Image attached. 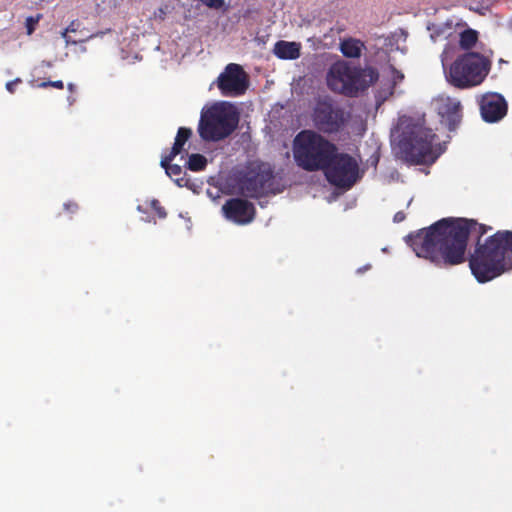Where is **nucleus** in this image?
Instances as JSON below:
<instances>
[{
  "label": "nucleus",
  "instance_id": "nucleus-1",
  "mask_svg": "<svg viewBox=\"0 0 512 512\" xmlns=\"http://www.w3.org/2000/svg\"><path fill=\"white\" fill-rule=\"evenodd\" d=\"M492 227L467 218H443L406 237L417 257L437 267L465 262L468 238L476 240L469 257L471 273L479 283L491 281L512 269V231H497L481 242Z\"/></svg>",
  "mask_w": 512,
  "mask_h": 512
},
{
  "label": "nucleus",
  "instance_id": "nucleus-2",
  "mask_svg": "<svg viewBox=\"0 0 512 512\" xmlns=\"http://www.w3.org/2000/svg\"><path fill=\"white\" fill-rule=\"evenodd\" d=\"M337 146L324 135L311 129L300 131L293 140V156L298 167L308 172L326 168Z\"/></svg>",
  "mask_w": 512,
  "mask_h": 512
},
{
  "label": "nucleus",
  "instance_id": "nucleus-3",
  "mask_svg": "<svg viewBox=\"0 0 512 512\" xmlns=\"http://www.w3.org/2000/svg\"><path fill=\"white\" fill-rule=\"evenodd\" d=\"M436 134L419 123L408 124L402 131L399 140L401 158L410 164H423L434 160L432 146Z\"/></svg>",
  "mask_w": 512,
  "mask_h": 512
},
{
  "label": "nucleus",
  "instance_id": "nucleus-4",
  "mask_svg": "<svg viewBox=\"0 0 512 512\" xmlns=\"http://www.w3.org/2000/svg\"><path fill=\"white\" fill-rule=\"evenodd\" d=\"M491 69V61L476 52H467L451 64L448 81L456 88L467 89L480 85Z\"/></svg>",
  "mask_w": 512,
  "mask_h": 512
},
{
  "label": "nucleus",
  "instance_id": "nucleus-5",
  "mask_svg": "<svg viewBox=\"0 0 512 512\" xmlns=\"http://www.w3.org/2000/svg\"><path fill=\"white\" fill-rule=\"evenodd\" d=\"M239 123V113L230 104H215L201 115L198 132L204 141H220L230 136Z\"/></svg>",
  "mask_w": 512,
  "mask_h": 512
},
{
  "label": "nucleus",
  "instance_id": "nucleus-6",
  "mask_svg": "<svg viewBox=\"0 0 512 512\" xmlns=\"http://www.w3.org/2000/svg\"><path fill=\"white\" fill-rule=\"evenodd\" d=\"M351 119V112L330 96L316 99L311 111L315 131L322 135H336L344 131Z\"/></svg>",
  "mask_w": 512,
  "mask_h": 512
},
{
  "label": "nucleus",
  "instance_id": "nucleus-7",
  "mask_svg": "<svg viewBox=\"0 0 512 512\" xmlns=\"http://www.w3.org/2000/svg\"><path fill=\"white\" fill-rule=\"evenodd\" d=\"M374 72L371 71L370 80L367 81L366 70L349 66L344 62L334 63L327 73V85L335 93L348 97H355L365 90L374 81Z\"/></svg>",
  "mask_w": 512,
  "mask_h": 512
},
{
  "label": "nucleus",
  "instance_id": "nucleus-8",
  "mask_svg": "<svg viewBox=\"0 0 512 512\" xmlns=\"http://www.w3.org/2000/svg\"><path fill=\"white\" fill-rule=\"evenodd\" d=\"M274 171L263 162H251L236 175V186L241 195L260 198L272 190Z\"/></svg>",
  "mask_w": 512,
  "mask_h": 512
},
{
  "label": "nucleus",
  "instance_id": "nucleus-9",
  "mask_svg": "<svg viewBox=\"0 0 512 512\" xmlns=\"http://www.w3.org/2000/svg\"><path fill=\"white\" fill-rule=\"evenodd\" d=\"M322 171L327 181L339 188L349 189L359 178V165L356 159L347 153H339L338 150Z\"/></svg>",
  "mask_w": 512,
  "mask_h": 512
},
{
  "label": "nucleus",
  "instance_id": "nucleus-10",
  "mask_svg": "<svg viewBox=\"0 0 512 512\" xmlns=\"http://www.w3.org/2000/svg\"><path fill=\"white\" fill-rule=\"evenodd\" d=\"M217 86L223 96L233 97L245 93L248 80L242 66L236 63L228 64L218 76Z\"/></svg>",
  "mask_w": 512,
  "mask_h": 512
},
{
  "label": "nucleus",
  "instance_id": "nucleus-11",
  "mask_svg": "<svg viewBox=\"0 0 512 512\" xmlns=\"http://www.w3.org/2000/svg\"><path fill=\"white\" fill-rule=\"evenodd\" d=\"M225 218L238 225L251 223L256 215L253 203L243 198H230L222 206Z\"/></svg>",
  "mask_w": 512,
  "mask_h": 512
},
{
  "label": "nucleus",
  "instance_id": "nucleus-12",
  "mask_svg": "<svg viewBox=\"0 0 512 512\" xmlns=\"http://www.w3.org/2000/svg\"><path fill=\"white\" fill-rule=\"evenodd\" d=\"M507 109V102L501 94L489 93L481 98L480 112L485 122L495 123L500 121L507 114Z\"/></svg>",
  "mask_w": 512,
  "mask_h": 512
},
{
  "label": "nucleus",
  "instance_id": "nucleus-13",
  "mask_svg": "<svg viewBox=\"0 0 512 512\" xmlns=\"http://www.w3.org/2000/svg\"><path fill=\"white\" fill-rule=\"evenodd\" d=\"M437 111L450 131L455 130L462 120V105L456 98L439 97L437 99Z\"/></svg>",
  "mask_w": 512,
  "mask_h": 512
},
{
  "label": "nucleus",
  "instance_id": "nucleus-14",
  "mask_svg": "<svg viewBox=\"0 0 512 512\" xmlns=\"http://www.w3.org/2000/svg\"><path fill=\"white\" fill-rule=\"evenodd\" d=\"M301 45L297 42L277 41L273 52L279 59L295 60L300 57Z\"/></svg>",
  "mask_w": 512,
  "mask_h": 512
},
{
  "label": "nucleus",
  "instance_id": "nucleus-15",
  "mask_svg": "<svg viewBox=\"0 0 512 512\" xmlns=\"http://www.w3.org/2000/svg\"><path fill=\"white\" fill-rule=\"evenodd\" d=\"M172 161H173V159H168V154H167L162 157L160 165L162 168L165 169V172L169 177L174 178V181L179 186H184L186 184L187 180L184 177H181V174L183 172L182 167L177 164H172L171 163Z\"/></svg>",
  "mask_w": 512,
  "mask_h": 512
},
{
  "label": "nucleus",
  "instance_id": "nucleus-16",
  "mask_svg": "<svg viewBox=\"0 0 512 512\" xmlns=\"http://www.w3.org/2000/svg\"><path fill=\"white\" fill-rule=\"evenodd\" d=\"M192 136V130L187 127H180L177 131V135L175 137L174 144L168 153V159H174L177 155H179L185 143L190 139Z\"/></svg>",
  "mask_w": 512,
  "mask_h": 512
},
{
  "label": "nucleus",
  "instance_id": "nucleus-17",
  "mask_svg": "<svg viewBox=\"0 0 512 512\" xmlns=\"http://www.w3.org/2000/svg\"><path fill=\"white\" fill-rule=\"evenodd\" d=\"M364 44L357 39L348 38L341 42L340 50L348 58H358L361 55Z\"/></svg>",
  "mask_w": 512,
  "mask_h": 512
},
{
  "label": "nucleus",
  "instance_id": "nucleus-18",
  "mask_svg": "<svg viewBox=\"0 0 512 512\" xmlns=\"http://www.w3.org/2000/svg\"><path fill=\"white\" fill-rule=\"evenodd\" d=\"M478 41V32L468 28L460 33L459 45L463 50L472 49Z\"/></svg>",
  "mask_w": 512,
  "mask_h": 512
},
{
  "label": "nucleus",
  "instance_id": "nucleus-19",
  "mask_svg": "<svg viewBox=\"0 0 512 512\" xmlns=\"http://www.w3.org/2000/svg\"><path fill=\"white\" fill-rule=\"evenodd\" d=\"M207 166V159L202 154L194 153L189 155L188 161L186 163V167L193 171L199 172L203 171Z\"/></svg>",
  "mask_w": 512,
  "mask_h": 512
},
{
  "label": "nucleus",
  "instance_id": "nucleus-20",
  "mask_svg": "<svg viewBox=\"0 0 512 512\" xmlns=\"http://www.w3.org/2000/svg\"><path fill=\"white\" fill-rule=\"evenodd\" d=\"M41 18H42L41 14H37L36 16H29L26 18L25 27H26L28 35H31L35 31L36 26L39 23Z\"/></svg>",
  "mask_w": 512,
  "mask_h": 512
},
{
  "label": "nucleus",
  "instance_id": "nucleus-21",
  "mask_svg": "<svg viewBox=\"0 0 512 512\" xmlns=\"http://www.w3.org/2000/svg\"><path fill=\"white\" fill-rule=\"evenodd\" d=\"M151 208L158 215L159 218L163 219L167 216V212L165 208L161 205L159 200L153 199L151 201Z\"/></svg>",
  "mask_w": 512,
  "mask_h": 512
},
{
  "label": "nucleus",
  "instance_id": "nucleus-22",
  "mask_svg": "<svg viewBox=\"0 0 512 512\" xmlns=\"http://www.w3.org/2000/svg\"><path fill=\"white\" fill-rule=\"evenodd\" d=\"M38 87L39 88H48V87H53V88H56V89H60L62 90L64 88V83L63 81L61 80H56V81H43L41 83L38 84Z\"/></svg>",
  "mask_w": 512,
  "mask_h": 512
},
{
  "label": "nucleus",
  "instance_id": "nucleus-23",
  "mask_svg": "<svg viewBox=\"0 0 512 512\" xmlns=\"http://www.w3.org/2000/svg\"><path fill=\"white\" fill-rule=\"evenodd\" d=\"M94 36H95V35L87 36L86 38L79 40V42H85V41H87V40H89V39L93 38ZM61 37L64 39V41H65L66 45H70V44L75 45V44H77V43H78V41L73 40V39L68 35V32H66V30L62 31V33H61Z\"/></svg>",
  "mask_w": 512,
  "mask_h": 512
},
{
  "label": "nucleus",
  "instance_id": "nucleus-24",
  "mask_svg": "<svg viewBox=\"0 0 512 512\" xmlns=\"http://www.w3.org/2000/svg\"><path fill=\"white\" fill-rule=\"evenodd\" d=\"M207 7L221 9L224 6V0H201Z\"/></svg>",
  "mask_w": 512,
  "mask_h": 512
},
{
  "label": "nucleus",
  "instance_id": "nucleus-25",
  "mask_svg": "<svg viewBox=\"0 0 512 512\" xmlns=\"http://www.w3.org/2000/svg\"><path fill=\"white\" fill-rule=\"evenodd\" d=\"M78 209H79V206L74 201H68V202L64 203V210L70 214L76 213L78 211Z\"/></svg>",
  "mask_w": 512,
  "mask_h": 512
},
{
  "label": "nucleus",
  "instance_id": "nucleus-26",
  "mask_svg": "<svg viewBox=\"0 0 512 512\" xmlns=\"http://www.w3.org/2000/svg\"><path fill=\"white\" fill-rule=\"evenodd\" d=\"M22 80L20 78H16L12 81H9L6 83V89L10 92V93H14L15 92V86L18 84V83H21Z\"/></svg>",
  "mask_w": 512,
  "mask_h": 512
},
{
  "label": "nucleus",
  "instance_id": "nucleus-27",
  "mask_svg": "<svg viewBox=\"0 0 512 512\" xmlns=\"http://www.w3.org/2000/svg\"><path fill=\"white\" fill-rule=\"evenodd\" d=\"M406 219V214L403 211H398L393 217L395 223H400Z\"/></svg>",
  "mask_w": 512,
  "mask_h": 512
},
{
  "label": "nucleus",
  "instance_id": "nucleus-28",
  "mask_svg": "<svg viewBox=\"0 0 512 512\" xmlns=\"http://www.w3.org/2000/svg\"><path fill=\"white\" fill-rule=\"evenodd\" d=\"M403 78H404V75L401 72L397 71L396 69H393V82H394V84L402 81Z\"/></svg>",
  "mask_w": 512,
  "mask_h": 512
},
{
  "label": "nucleus",
  "instance_id": "nucleus-29",
  "mask_svg": "<svg viewBox=\"0 0 512 512\" xmlns=\"http://www.w3.org/2000/svg\"><path fill=\"white\" fill-rule=\"evenodd\" d=\"M77 28H78V23L77 21H72L68 26L67 28L65 29L66 32L70 33V32H76L77 31Z\"/></svg>",
  "mask_w": 512,
  "mask_h": 512
},
{
  "label": "nucleus",
  "instance_id": "nucleus-30",
  "mask_svg": "<svg viewBox=\"0 0 512 512\" xmlns=\"http://www.w3.org/2000/svg\"><path fill=\"white\" fill-rule=\"evenodd\" d=\"M368 268H369V266H366L365 268H362V269L360 268V269H358V272L365 271V270H366V269H368Z\"/></svg>",
  "mask_w": 512,
  "mask_h": 512
},
{
  "label": "nucleus",
  "instance_id": "nucleus-31",
  "mask_svg": "<svg viewBox=\"0 0 512 512\" xmlns=\"http://www.w3.org/2000/svg\"><path fill=\"white\" fill-rule=\"evenodd\" d=\"M68 89H69V90H72V89H73V84H72V83H69V84H68Z\"/></svg>",
  "mask_w": 512,
  "mask_h": 512
}]
</instances>
